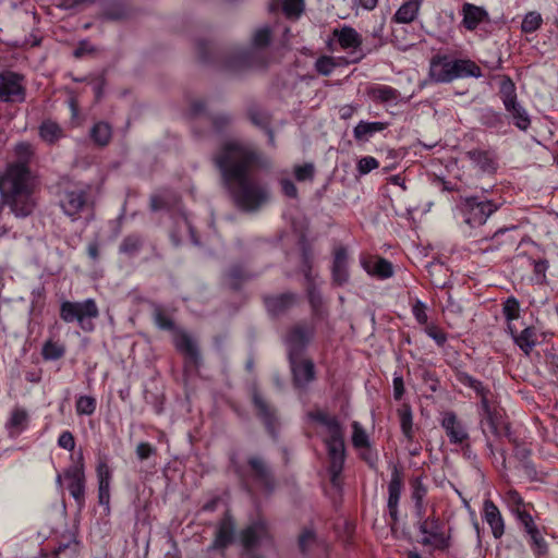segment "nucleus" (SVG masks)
<instances>
[{
  "label": "nucleus",
  "instance_id": "4be33fe9",
  "mask_svg": "<svg viewBox=\"0 0 558 558\" xmlns=\"http://www.w3.org/2000/svg\"><path fill=\"white\" fill-rule=\"evenodd\" d=\"M402 476L401 472L397 465L393 466L391 472V478L388 484V501L387 507L389 511V515L393 523H397L399 520V511L398 505L402 492Z\"/></svg>",
  "mask_w": 558,
  "mask_h": 558
},
{
  "label": "nucleus",
  "instance_id": "f704fd0d",
  "mask_svg": "<svg viewBox=\"0 0 558 558\" xmlns=\"http://www.w3.org/2000/svg\"><path fill=\"white\" fill-rule=\"evenodd\" d=\"M89 135L97 146L105 147L112 138V128L109 123L99 121L93 125Z\"/></svg>",
  "mask_w": 558,
  "mask_h": 558
},
{
  "label": "nucleus",
  "instance_id": "20e7f679",
  "mask_svg": "<svg viewBox=\"0 0 558 558\" xmlns=\"http://www.w3.org/2000/svg\"><path fill=\"white\" fill-rule=\"evenodd\" d=\"M90 187L84 183H68L58 192L59 206L63 214L75 221L89 205Z\"/></svg>",
  "mask_w": 558,
  "mask_h": 558
},
{
  "label": "nucleus",
  "instance_id": "9b49d317",
  "mask_svg": "<svg viewBox=\"0 0 558 558\" xmlns=\"http://www.w3.org/2000/svg\"><path fill=\"white\" fill-rule=\"evenodd\" d=\"M23 75L3 71L0 73V99L4 102H24L26 88L23 84Z\"/></svg>",
  "mask_w": 558,
  "mask_h": 558
},
{
  "label": "nucleus",
  "instance_id": "1a4fd4ad",
  "mask_svg": "<svg viewBox=\"0 0 558 558\" xmlns=\"http://www.w3.org/2000/svg\"><path fill=\"white\" fill-rule=\"evenodd\" d=\"M461 209L464 221L471 227H476L484 225L487 218L498 209V205L492 201L471 196L462 199Z\"/></svg>",
  "mask_w": 558,
  "mask_h": 558
},
{
  "label": "nucleus",
  "instance_id": "e433bc0d",
  "mask_svg": "<svg viewBox=\"0 0 558 558\" xmlns=\"http://www.w3.org/2000/svg\"><path fill=\"white\" fill-rule=\"evenodd\" d=\"M39 135L41 140L48 144H54L61 137H63V130L58 123L47 120L40 124Z\"/></svg>",
  "mask_w": 558,
  "mask_h": 558
},
{
  "label": "nucleus",
  "instance_id": "5701e85b",
  "mask_svg": "<svg viewBox=\"0 0 558 558\" xmlns=\"http://www.w3.org/2000/svg\"><path fill=\"white\" fill-rule=\"evenodd\" d=\"M252 401L257 411V416L263 421L267 430L274 435L277 425L276 410L264 399L256 388L253 390Z\"/></svg>",
  "mask_w": 558,
  "mask_h": 558
},
{
  "label": "nucleus",
  "instance_id": "f3484780",
  "mask_svg": "<svg viewBox=\"0 0 558 558\" xmlns=\"http://www.w3.org/2000/svg\"><path fill=\"white\" fill-rule=\"evenodd\" d=\"M240 539L246 551L254 550L263 542L270 539L267 523L262 519L252 522L248 526L242 530Z\"/></svg>",
  "mask_w": 558,
  "mask_h": 558
},
{
  "label": "nucleus",
  "instance_id": "9d476101",
  "mask_svg": "<svg viewBox=\"0 0 558 558\" xmlns=\"http://www.w3.org/2000/svg\"><path fill=\"white\" fill-rule=\"evenodd\" d=\"M64 480L68 482V490L72 498L75 500L78 509L85 506V487L86 477L84 470V461L82 452L78 456L77 462L70 465L63 473Z\"/></svg>",
  "mask_w": 558,
  "mask_h": 558
},
{
  "label": "nucleus",
  "instance_id": "bf43d9fd",
  "mask_svg": "<svg viewBox=\"0 0 558 558\" xmlns=\"http://www.w3.org/2000/svg\"><path fill=\"white\" fill-rule=\"evenodd\" d=\"M77 551H78V543L76 542V539L73 538L66 543H62V542L59 543L58 547L53 550L52 558H59L60 554H65V553H68L69 556L72 558L77 555Z\"/></svg>",
  "mask_w": 558,
  "mask_h": 558
},
{
  "label": "nucleus",
  "instance_id": "c03bdc74",
  "mask_svg": "<svg viewBox=\"0 0 558 558\" xmlns=\"http://www.w3.org/2000/svg\"><path fill=\"white\" fill-rule=\"evenodd\" d=\"M226 277L228 283L233 289H238L242 282L251 278V276L239 264L232 265L227 271Z\"/></svg>",
  "mask_w": 558,
  "mask_h": 558
},
{
  "label": "nucleus",
  "instance_id": "864d4df0",
  "mask_svg": "<svg viewBox=\"0 0 558 558\" xmlns=\"http://www.w3.org/2000/svg\"><path fill=\"white\" fill-rule=\"evenodd\" d=\"M299 548L303 554H306L315 544L316 535L312 529H304L299 535Z\"/></svg>",
  "mask_w": 558,
  "mask_h": 558
},
{
  "label": "nucleus",
  "instance_id": "13d9d810",
  "mask_svg": "<svg viewBox=\"0 0 558 558\" xmlns=\"http://www.w3.org/2000/svg\"><path fill=\"white\" fill-rule=\"evenodd\" d=\"M336 62L332 57L329 56H323L319 57L315 62V70L325 76H328L331 74L333 69L336 68Z\"/></svg>",
  "mask_w": 558,
  "mask_h": 558
},
{
  "label": "nucleus",
  "instance_id": "c756f323",
  "mask_svg": "<svg viewBox=\"0 0 558 558\" xmlns=\"http://www.w3.org/2000/svg\"><path fill=\"white\" fill-rule=\"evenodd\" d=\"M488 20V13L485 9L471 3L463 5V25L466 29L473 31L480 23Z\"/></svg>",
  "mask_w": 558,
  "mask_h": 558
},
{
  "label": "nucleus",
  "instance_id": "72a5a7b5",
  "mask_svg": "<svg viewBox=\"0 0 558 558\" xmlns=\"http://www.w3.org/2000/svg\"><path fill=\"white\" fill-rule=\"evenodd\" d=\"M418 10L420 2L417 0H409L397 10L393 21L400 24H409L416 19Z\"/></svg>",
  "mask_w": 558,
  "mask_h": 558
},
{
  "label": "nucleus",
  "instance_id": "5fc2aeb1",
  "mask_svg": "<svg viewBox=\"0 0 558 558\" xmlns=\"http://www.w3.org/2000/svg\"><path fill=\"white\" fill-rule=\"evenodd\" d=\"M216 133L225 132L232 123V117L228 113H217L208 117Z\"/></svg>",
  "mask_w": 558,
  "mask_h": 558
},
{
  "label": "nucleus",
  "instance_id": "774afa93",
  "mask_svg": "<svg viewBox=\"0 0 558 558\" xmlns=\"http://www.w3.org/2000/svg\"><path fill=\"white\" fill-rule=\"evenodd\" d=\"M546 365L554 381L558 383V354H548Z\"/></svg>",
  "mask_w": 558,
  "mask_h": 558
},
{
  "label": "nucleus",
  "instance_id": "6ab92c4d",
  "mask_svg": "<svg viewBox=\"0 0 558 558\" xmlns=\"http://www.w3.org/2000/svg\"><path fill=\"white\" fill-rule=\"evenodd\" d=\"M264 305L269 315L278 317L284 315L299 302V295L294 292H283L280 294H267L263 296Z\"/></svg>",
  "mask_w": 558,
  "mask_h": 558
},
{
  "label": "nucleus",
  "instance_id": "de8ad7c7",
  "mask_svg": "<svg viewBox=\"0 0 558 558\" xmlns=\"http://www.w3.org/2000/svg\"><path fill=\"white\" fill-rule=\"evenodd\" d=\"M306 294L314 315H319L323 307V296L317 284L306 287Z\"/></svg>",
  "mask_w": 558,
  "mask_h": 558
},
{
  "label": "nucleus",
  "instance_id": "4c0bfd02",
  "mask_svg": "<svg viewBox=\"0 0 558 558\" xmlns=\"http://www.w3.org/2000/svg\"><path fill=\"white\" fill-rule=\"evenodd\" d=\"M369 96L374 100L380 102H397L400 97V93L391 86L377 85L369 89Z\"/></svg>",
  "mask_w": 558,
  "mask_h": 558
},
{
  "label": "nucleus",
  "instance_id": "052dcab7",
  "mask_svg": "<svg viewBox=\"0 0 558 558\" xmlns=\"http://www.w3.org/2000/svg\"><path fill=\"white\" fill-rule=\"evenodd\" d=\"M303 259V275L306 281V287H311L312 284H316L315 276L312 272V260L310 254L304 251L302 254Z\"/></svg>",
  "mask_w": 558,
  "mask_h": 558
},
{
  "label": "nucleus",
  "instance_id": "c85d7f7f",
  "mask_svg": "<svg viewBox=\"0 0 558 558\" xmlns=\"http://www.w3.org/2000/svg\"><path fill=\"white\" fill-rule=\"evenodd\" d=\"M451 70H453V81L457 78H480L483 76L482 69L471 59H453Z\"/></svg>",
  "mask_w": 558,
  "mask_h": 558
},
{
  "label": "nucleus",
  "instance_id": "7ed1b4c3",
  "mask_svg": "<svg viewBox=\"0 0 558 558\" xmlns=\"http://www.w3.org/2000/svg\"><path fill=\"white\" fill-rule=\"evenodd\" d=\"M233 465L236 475L245 485L251 481L267 493L275 489L276 481L272 470L262 457L251 456L245 465L238 463Z\"/></svg>",
  "mask_w": 558,
  "mask_h": 558
},
{
  "label": "nucleus",
  "instance_id": "7c9ffc66",
  "mask_svg": "<svg viewBox=\"0 0 558 558\" xmlns=\"http://www.w3.org/2000/svg\"><path fill=\"white\" fill-rule=\"evenodd\" d=\"M387 125L386 122L380 121H360L353 130V136L357 142H367L375 133L386 130Z\"/></svg>",
  "mask_w": 558,
  "mask_h": 558
},
{
  "label": "nucleus",
  "instance_id": "412c9836",
  "mask_svg": "<svg viewBox=\"0 0 558 558\" xmlns=\"http://www.w3.org/2000/svg\"><path fill=\"white\" fill-rule=\"evenodd\" d=\"M452 61L446 54H436L429 61V77L435 83H450L453 81Z\"/></svg>",
  "mask_w": 558,
  "mask_h": 558
},
{
  "label": "nucleus",
  "instance_id": "aec40b11",
  "mask_svg": "<svg viewBox=\"0 0 558 558\" xmlns=\"http://www.w3.org/2000/svg\"><path fill=\"white\" fill-rule=\"evenodd\" d=\"M235 523L232 515L226 512L223 518L219 521L215 538L208 547L210 550H223L234 541Z\"/></svg>",
  "mask_w": 558,
  "mask_h": 558
},
{
  "label": "nucleus",
  "instance_id": "f257e3e1",
  "mask_svg": "<svg viewBox=\"0 0 558 558\" xmlns=\"http://www.w3.org/2000/svg\"><path fill=\"white\" fill-rule=\"evenodd\" d=\"M223 186L234 204L244 211H256L268 203V186L252 175L255 168L270 162L251 143L240 140L225 142L214 155Z\"/></svg>",
  "mask_w": 558,
  "mask_h": 558
},
{
  "label": "nucleus",
  "instance_id": "79ce46f5",
  "mask_svg": "<svg viewBox=\"0 0 558 558\" xmlns=\"http://www.w3.org/2000/svg\"><path fill=\"white\" fill-rule=\"evenodd\" d=\"M153 318L155 325L161 330L172 331L173 333L179 330L172 318L160 306L154 307Z\"/></svg>",
  "mask_w": 558,
  "mask_h": 558
},
{
  "label": "nucleus",
  "instance_id": "603ef678",
  "mask_svg": "<svg viewBox=\"0 0 558 558\" xmlns=\"http://www.w3.org/2000/svg\"><path fill=\"white\" fill-rule=\"evenodd\" d=\"M270 39L271 29L269 26H262L255 31L252 43L255 48H265L269 45Z\"/></svg>",
  "mask_w": 558,
  "mask_h": 558
},
{
  "label": "nucleus",
  "instance_id": "09e8293b",
  "mask_svg": "<svg viewBox=\"0 0 558 558\" xmlns=\"http://www.w3.org/2000/svg\"><path fill=\"white\" fill-rule=\"evenodd\" d=\"M400 427L408 439H412V411L410 407H403L398 411Z\"/></svg>",
  "mask_w": 558,
  "mask_h": 558
},
{
  "label": "nucleus",
  "instance_id": "49530a36",
  "mask_svg": "<svg viewBox=\"0 0 558 558\" xmlns=\"http://www.w3.org/2000/svg\"><path fill=\"white\" fill-rule=\"evenodd\" d=\"M78 415H92L96 410V399L90 396H81L75 403Z\"/></svg>",
  "mask_w": 558,
  "mask_h": 558
},
{
  "label": "nucleus",
  "instance_id": "e2e57ef3",
  "mask_svg": "<svg viewBox=\"0 0 558 558\" xmlns=\"http://www.w3.org/2000/svg\"><path fill=\"white\" fill-rule=\"evenodd\" d=\"M379 163L376 158L366 156L360 159L357 170L361 174H367L372 170L378 168Z\"/></svg>",
  "mask_w": 558,
  "mask_h": 558
},
{
  "label": "nucleus",
  "instance_id": "f8f14e48",
  "mask_svg": "<svg viewBox=\"0 0 558 558\" xmlns=\"http://www.w3.org/2000/svg\"><path fill=\"white\" fill-rule=\"evenodd\" d=\"M314 336V327L304 323L294 325L288 331L284 343L288 349V357L303 356L305 349Z\"/></svg>",
  "mask_w": 558,
  "mask_h": 558
},
{
  "label": "nucleus",
  "instance_id": "69168bd1",
  "mask_svg": "<svg viewBox=\"0 0 558 558\" xmlns=\"http://www.w3.org/2000/svg\"><path fill=\"white\" fill-rule=\"evenodd\" d=\"M89 83L93 85L96 101H99L104 96V90L106 86L105 75H97L96 77L92 78Z\"/></svg>",
  "mask_w": 558,
  "mask_h": 558
},
{
  "label": "nucleus",
  "instance_id": "6e6d98bb",
  "mask_svg": "<svg viewBox=\"0 0 558 558\" xmlns=\"http://www.w3.org/2000/svg\"><path fill=\"white\" fill-rule=\"evenodd\" d=\"M353 435H352V444L355 448H365L369 446L368 436L360 425L359 422H353L352 424Z\"/></svg>",
  "mask_w": 558,
  "mask_h": 558
},
{
  "label": "nucleus",
  "instance_id": "4468645a",
  "mask_svg": "<svg viewBox=\"0 0 558 558\" xmlns=\"http://www.w3.org/2000/svg\"><path fill=\"white\" fill-rule=\"evenodd\" d=\"M441 427L445 429L450 444L460 445L462 448H469V433L462 421L452 411H447L442 414L440 422Z\"/></svg>",
  "mask_w": 558,
  "mask_h": 558
},
{
  "label": "nucleus",
  "instance_id": "f03ea898",
  "mask_svg": "<svg viewBox=\"0 0 558 558\" xmlns=\"http://www.w3.org/2000/svg\"><path fill=\"white\" fill-rule=\"evenodd\" d=\"M310 417L325 426L328 433L325 439L329 459L328 472L332 486L339 487V478L345 461L344 428L336 416H331L323 411L312 412Z\"/></svg>",
  "mask_w": 558,
  "mask_h": 558
},
{
  "label": "nucleus",
  "instance_id": "4d7b16f0",
  "mask_svg": "<svg viewBox=\"0 0 558 558\" xmlns=\"http://www.w3.org/2000/svg\"><path fill=\"white\" fill-rule=\"evenodd\" d=\"M520 312V305L517 299L514 298H508L502 306V313L506 319L508 320V324H511L513 319H517L519 317Z\"/></svg>",
  "mask_w": 558,
  "mask_h": 558
},
{
  "label": "nucleus",
  "instance_id": "a19ab883",
  "mask_svg": "<svg viewBox=\"0 0 558 558\" xmlns=\"http://www.w3.org/2000/svg\"><path fill=\"white\" fill-rule=\"evenodd\" d=\"M525 533L530 536V546L533 553L536 556L546 555L548 551V545L537 525Z\"/></svg>",
  "mask_w": 558,
  "mask_h": 558
},
{
  "label": "nucleus",
  "instance_id": "680f3d73",
  "mask_svg": "<svg viewBox=\"0 0 558 558\" xmlns=\"http://www.w3.org/2000/svg\"><path fill=\"white\" fill-rule=\"evenodd\" d=\"M303 5V0H283L282 9L288 16H299Z\"/></svg>",
  "mask_w": 558,
  "mask_h": 558
},
{
  "label": "nucleus",
  "instance_id": "2eb2a0df",
  "mask_svg": "<svg viewBox=\"0 0 558 558\" xmlns=\"http://www.w3.org/2000/svg\"><path fill=\"white\" fill-rule=\"evenodd\" d=\"M288 359L294 387L305 389L316 378L314 362L303 356Z\"/></svg>",
  "mask_w": 558,
  "mask_h": 558
},
{
  "label": "nucleus",
  "instance_id": "dca6fc26",
  "mask_svg": "<svg viewBox=\"0 0 558 558\" xmlns=\"http://www.w3.org/2000/svg\"><path fill=\"white\" fill-rule=\"evenodd\" d=\"M173 343L175 349L185 356V366L198 369L202 365V356L195 340L184 330L174 332Z\"/></svg>",
  "mask_w": 558,
  "mask_h": 558
},
{
  "label": "nucleus",
  "instance_id": "a211bd4d",
  "mask_svg": "<svg viewBox=\"0 0 558 558\" xmlns=\"http://www.w3.org/2000/svg\"><path fill=\"white\" fill-rule=\"evenodd\" d=\"M2 202L4 205H8L11 211L17 218H25L29 216L36 203L33 198V190L28 189L26 191L16 192L10 195L2 196Z\"/></svg>",
  "mask_w": 558,
  "mask_h": 558
},
{
  "label": "nucleus",
  "instance_id": "423d86ee",
  "mask_svg": "<svg viewBox=\"0 0 558 558\" xmlns=\"http://www.w3.org/2000/svg\"><path fill=\"white\" fill-rule=\"evenodd\" d=\"M499 95L506 111L510 114L513 124L520 131H527L531 118L526 109L518 101L517 88L509 76H504L500 82Z\"/></svg>",
  "mask_w": 558,
  "mask_h": 558
},
{
  "label": "nucleus",
  "instance_id": "bb28decb",
  "mask_svg": "<svg viewBox=\"0 0 558 558\" xmlns=\"http://www.w3.org/2000/svg\"><path fill=\"white\" fill-rule=\"evenodd\" d=\"M508 330L514 341V343L526 354L530 352L537 343L536 329L534 327H525L521 332H518L515 327L512 324H508Z\"/></svg>",
  "mask_w": 558,
  "mask_h": 558
},
{
  "label": "nucleus",
  "instance_id": "393cba45",
  "mask_svg": "<svg viewBox=\"0 0 558 558\" xmlns=\"http://www.w3.org/2000/svg\"><path fill=\"white\" fill-rule=\"evenodd\" d=\"M364 270L378 279H388L393 276L392 264L384 257H371L362 259Z\"/></svg>",
  "mask_w": 558,
  "mask_h": 558
},
{
  "label": "nucleus",
  "instance_id": "2f4dec72",
  "mask_svg": "<svg viewBox=\"0 0 558 558\" xmlns=\"http://www.w3.org/2000/svg\"><path fill=\"white\" fill-rule=\"evenodd\" d=\"M333 36L343 49H357L362 45L361 35L351 26H343L341 29H335Z\"/></svg>",
  "mask_w": 558,
  "mask_h": 558
},
{
  "label": "nucleus",
  "instance_id": "a18cd8bd",
  "mask_svg": "<svg viewBox=\"0 0 558 558\" xmlns=\"http://www.w3.org/2000/svg\"><path fill=\"white\" fill-rule=\"evenodd\" d=\"M14 154L16 161H13L12 163H22L24 167H28V162L32 159L34 151L29 143L21 142L15 145Z\"/></svg>",
  "mask_w": 558,
  "mask_h": 558
},
{
  "label": "nucleus",
  "instance_id": "37998d69",
  "mask_svg": "<svg viewBox=\"0 0 558 558\" xmlns=\"http://www.w3.org/2000/svg\"><path fill=\"white\" fill-rule=\"evenodd\" d=\"M98 490H109L112 478V472L105 460H99L96 468Z\"/></svg>",
  "mask_w": 558,
  "mask_h": 558
},
{
  "label": "nucleus",
  "instance_id": "b1692460",
  "mask_svg": "<svg viewBox=\"0 0 558 558\" xmlns=\"http://www.w3.org/2000/svg\"><path fill=\"white\" fill-rule=\"evenodd\" d=\"M483 520L489 525L492 534L496 539L501 538L505 533V521L498 507L490 499L483 504Z\"/></svg>",
  "mask_w": 558,
  "mask_h": 558
},
{
  "label": "nucleus",
  "instance_id": "cd10ccee",
  "mask_svg": "<svg viewBox=\"0 0 558 558\" xmlns=\"http://www.w3.org/2000/svg\"><path fill=\"white\" fill-rule=\"evenodd\" d=\"M29 416L25 409L14 408L10 414L5 428L10 437H17L28 425Z\"/></svg>",
  "mask_w": 558,
  "mask_h": 558
},
{
  "label": "nucleus",
  "instance_id": "6e6552de",
  "mask_svg": "<svg viewBox=\"0 0 558 558\" xmlns=\"http://www.w3.org/2000/svg\"><path fill=\"white\" fill-rule=\"evenodd\" d=\"M28 189H32L29 168L22 163H8L5 171L0 175L1 197Z\"/></svg>",
  "mask_w": 558,
  "mask_h": 558
},
{
  "label": "nucleus",
  "instance_id": "0e129e2a",
  "mask_svg": "<svg viewBox=\"0 0 558 558\" xmlns=\"http://www.w3.org/2000/svg\"><path fill=\"white\" fill-rule=\"evenodd\" d=\"M428 337H430L439 347H442L447 341V335L437 326L430 325L425 329Z\"/></svg>",
  "mask_w": 558,
  "mask_h": 558
},
{
  "label": "nucleus",
  "instance_id": "3c124183",
  "mask_svg": "<svg viewBox=\"0 0 558 558\" xmlns=\"http://www.w3.org/2000/svg\"><path fill=\"white\" fill-rule=\"evenodd\" d=\"M294 177L299 182L313 181L315 174V167L312 162L304 165H296L293 169Z\"/></svg>",
  "mask_w": 558,
  "mask_h": 558
},
{
  "label": "nucleus",
  "instance_id": "0eeeda50",
  "mask_svg": "<svg viewBox=\"0 0 558 558\" xmlns=\"http://www.w3.org/2000/svg\"><path fill=\"white\" fill-rule=\"evenodd\" d=\"M418 531L421 533L420 543L423 546L432 547L435 550H447L451 546L450 533H445L444 523L439 518L429 515L427 518L422 517L417 522Z\"/></svg>",
  "mask_w": 558,
  "mask_h": 558
},
{
  "label": "nucleus",
  "instance_id": "ddd939ff",
  "mask_svg": "<svg viewBox=\"0 0 558 558\" xmlns=\"http://www.w3.org/2000/svg\"><path fill=\"white\" fill-rule=\"evenodd\" d=\"M480 425L486 436V425L495 436H501L505 426L501 410L493 405L490 400H481L478 404Z\"/></svg>",
  "mask_w": 558,
  "mask_h": 558
},
{
  "label": "nucleus",
  "instance_id": "ea45409f",
  "mask_svg": "<svg viewBox=\"0 0 558 558\" xmlns=\"http://www.w3.org/2000/svg\"><path fill=\"white\" fill-rule=\"evenodd\" d=\"M65 345L59 341L48 340L44 343L41 355L46 361H57L64 356Z\"/></svg>",
  "mask_w": 558,
  "mask_h": 558
},
{
  "label": "nucleus",
  "instance_id": "58836bf2",
  "mask_svg": "<svg viewBox=\"0 0 558 558\" xmlns=\"http://www.w3.org/2000/svg\"><path fill=\"white\" fill-rule=\"evenodd\" d=\"M143 246V239L138 234H130L125 236L119 246V252L129 257L135 256Z\"/></svg>",
  "mask_w": 558,
  "mask_h": 558
},
{
  "label": "nucleus",
  "instance_id": "338daca9",
  "mask_svg": "<svg viewBox=\"0 0 558 558\" xmlns=\"http://www.w3.org/2000/svg\"><path fill=\"white\" fill-rule=\"evenodd\" d=\"M58 446L65 450L72 451L75 447V439L73 434L69 430L62 432L58 438Z\"/></svg>",
  "mask_w": 558,
  "mask_h": 558
},
{
  "label": "nucleus",
  "instance_id": "39448f33",
  "mask_svg": "<svg viewBox=\"0 0 558 558\" xmlns=\"http://www.w3.org/2000/svg\"><path fill=\"white\" fill-rule=\"evenodd\" d=\"M59 315L63 322H76L82 330L90 332L95 328L93 319L99 316V310L94 299H86L82 302L63 301Z\"/></svg>",
  "mask_w": 558,
  "mask_h": 558
},
{
  "label": "nucleus",
  "instance_id": "c9c22d12",
  "mask_svg": "<svg viewBox=\"0 0 558 558\" xmlns=\"http://www.w3.org/2000/svg\"><path fill=\"white\" fill-rule=\"evenodd\" d=\"M466 157L484 172H493L496 170V162L488 151L473 149L466 153Z\"/></svg>",
  "mask_w": 558,
  "mask_h": 558
},
{
  "label": "nucleus",
  "instance_id": "a878e982",
  "mask_svg": "<svg viewBox=\"0 0 558 558\" xmlns=\"http://www.w3.org/2000/svg\"><path fill=\"white\" fill-rule=\"evenodd\" d=\"M331 275L332 282L337 286H343L349 280L348 253L343 246L335 250Z\"/></svg>",
  "mask_w": 558,
  "mask_h": 558
},
{
  "label": "nucleus",
  "instance_id": "8fccbe9b",
  "mask_svg": "<svg viewBox=\"0 0 558 558\" xmlns=\"http://www.w3.org/2000/svg\"><path fill=\"white\" fill-rule=\"evenodd\" d=\"M542 16L537 12H529L521 24V29L523 33H533L537 31L542 25Z\"/></svg>",
  "mask_w": 558,
  "mask_h": 558
},
{
  "label": "nucleus",
  "instance_id": "473e14b6",
  "mask_svg": "<svg viewBox=\"0 0 558 558\" xmlns=\"http://www.w3.org/2000/svg\"><path fill=\"white\" fill-rule=\"evenodd\" d=\"M411 488H412L411 498L414 501L416 517L418 519H422V517L424 515V512H425V507H424L423 501L427 494V487L423 484L421 477H415L411 482Z\"/></svg>",
  "mask_w": 558,
  "mask_h": 558
}]
</instances>
